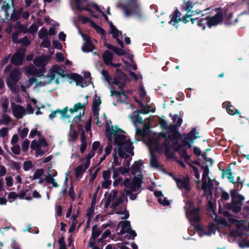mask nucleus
<instances>
[{
    "instance_id": "e2e57ef3",
    "label": "nucleus",
    "mask_w": 249,
    "mask_h": 249,
    "mask_svg": "<svg viewBox=\"0 0 249 249\" xmlns=\"http://www.w3.org/2000/svg\"><path fill=\"white\" fill-rule=\"evenodd\" d=\"M10 8V5L9 3H7L5 5H3L1 7V9L5 12V16L6 18L9 17V14L8 12V10Z\"/></svg>"
},
{
    "instance_id": "a211bd4d",
    "label": "nucleus",
    "mask_w": 249,
    "mask_h": 249,
    "mask_svg": "<svg viewBox=\"0 0 249 249\" xmlns=\"http://www.w3.org/2000/svg\"><path fill=\"white\" fill-rule=\"evenodd\" d=\"M102 59L106 65L109 66L113 59V53L108 50H106L102 54Z\"/></svg>"
},
{
    "instance_id": "864d4df0",
    "label": "nucleus",
    "mask_w": 249,
    "mask_h": 249,
    "mask_svg": "<svg viewBox=\"0 0 249 249\" xmlns=\"http://www.w3.org/2000/svg\"><path fill=\"white\" fill-rule=\"evenodd\" d=\"M33 164L31 160L25 161L23 163V169L24 171H28L32 168Z\"/></svg>"
},
{
    "instance_id": "ea45409f",
    "label": "nucleus",
    "mask_w": 249,
    "mask_h": 249,
    "mask_svg": "<svg viewBox=\"0 0 249 249\" xmlns=\"http://www.w3.org/2000/svg\"><path fill=\"white\" fill-rule=\"evenodd\" d=\"M190 166L192 168V169L191 170V172H192L194 173L196 179H197V180H196V182L197 183H200V181H199L200 175H199L198 169L194 166H193L191 165H190Z\"/></svg>"
},
{
    "instance_id": "f704fd0d",
    "label": "nucleus",
    "mask_w": 249,
    "mask_h": 249,
    "mask_svg": "<svg viewBox=\"0 0 249 249\" xmlns=\"http://www.w3.org/2000/svg\"><path fill=\"white\" fill-rule=\"evenodd\" d=\"M172 120L176 127H178L180 126L182 123V118L178 117L177 115H173Z\"/></svg>"
},
{
    "instance_id": "680f3d73",
    "label": "nucleus",
    "mask_w": 249,
    "mask_h": 249,
    "mask_svg": "<svg viewBox=\"0 0 249 249\" xmlns=\"http://www.w3.org/2000/svg\"><path fill=\"white\" fill-rule=\"evenodd\" d=\"M9 105V102L7 99H5L3 100L2 103V108L3 113H6L7 112L8 107Z\"/></svg>"
},
{
    "instance_id": "e433bc0d",
    "label": "nucleus",
    "mask_w": 249,
    "mask_h": 249,
    "mask_svg": "<svg viewBox=\"0 0 249 249\" xmlns=\"http://www.w3.org/2000/svg\"><path fill=\"white\" fill-rule=\"evenodd\" d=\"M44 173V170L43 169H37L35 172L33 178H32V180H33L40 178Z\"/></svg>"
},
{
    "instance_id": "f8f14e48",
    "label": "nucleus",
    "mask_w": 249,
    "mask_h": 249,
    "mask_svg": "<svg viewBox=\"0 0 249 249\" xmlns=\"http://www.w3.org/2000/svg\"><path fill=\"white\" fill-rule=\"evenodd\" d=\"M25 51L22 49L15 53L11 58V62L15 65H21L24 59Z\"/></svg>"
},
{
    "instance_id": "473e14b6",
    "label": "nucleus",
    "mask_w": 249,
    "mask_h": 249,
    "mask_svg": "<svg viewBox=\"0 0 249 249\" xmlns=\"http://www.w3.org/2000/svg\"><path fill=\"white\" fill-rule=\"evenodd\" d=\"M91 26L96 30V31L102 36H105V30L99 25L95 24L94 21H92Z\"/></svg>"
},
{
    "instance_id": "a18cd8bd",
    "label": "nucleus",
    "mask_w": 249,
    "mask_h": 249,
    "mask_svg": "<svg viewBox=\"0 0 249 249\" xmlns=\"http://www.w3.org/2000/svg\"><path fill=\"white\" fill-rule=\"evenodd\" d=\"M84 77H85V78H90L88 82L84 83V85H81L82 87H86V86L92 83V82L91 81V77H90V72H89L88 71H85L84 73Z\"/></svg>"
},
{
    "instance_id": "dca6fc26",
    "label": "nucleus",
    "mask_w": 249,
    "mask_h": 249,
    "mask_svg": "<svg viewBox=\"0 0 249 249\" xmlns=\"http://www.w3.org/2000/svg\"><path fill=\"white\" fill-rule=\"evenodd\" d=\"M121 225V230L119 233H118L119 235H123L126 232L127 230H129L131 228L130 222L129 221L125 220V221H121L119 222L118 225L117 226V229L119 228L120 225Z\"/></svg>"
},
{
    "instance_id": "9b49d317",
    "label": "nucleus",
    "mask_w": 249,
    "mask_h": 249,
    "mask_svg": "<svg viewBox=\"0 0 249 249\" xmlns=\"http://www.w3.org/2000/svg\"><path fill=\"white\" fill-rule=\"evenodd\" d=\"M173 179L176 182L178 187L180 190H184L185 192L188 193L190 189L189 178H177L173 177Z\"/></svg>"
},
{
    "instance_id": "f257e3e1",
    "label": "nucleus",
    "mask_w": 249,
    "mask_h": 249,
    "mask_svg": "<svg viewBox=\"0 0 249 249\" xmlns=\"http://www.w3.org/2000/svg\"><path fill=\"white\" fill-rule=\"evenodd\" d=\"M186 210V216L189 220L195 231H196L200 236L203 235L210 236L214 234L216 231V227L213 224H210L205 229H203L201 225L198 223L200 220V215L198 208H195L193 203L188 201L184 207ZM191 230V229H190Z\"/></svg>"
},
{
    "instance_id": "3c124183",
    "label": "nucleus",
    "mask_w": 249,
    "mask_h": 249,
    "mask_svg": "<svg viewBox=\"0 0 249 249\" xmlns=\"http://www.w3.org/2000/svg\"><path fill=\"white\" fill-rule=\"evenodd\" d=\"M51 45V41L48 39V37L43 38V40L41 43V46L44 48H48Z\"/></svg>"
},
{
    "instance_id": "a19ab883",
    "label": "nucleus",
    "mask_w": 249,
    "mask_h": 249,
    "mask_svg": "<svg viewBox=\"0 0 249 249\" xmlns=\"http://www.w3.org/2000/svg\"><path fill=\"white\" fill-rule=\"evenodd\" d=\"M44 59L43 57L38 56L35 58L34 60V63L36 66H44Z\"/></svg>"
},
{
    "instance_id": "c03bdc74",
    "label": "nucleus",
    "mask_w": 249,
    "mask_h": 249,
    "mask_svg": "<svg viewBox=\"0 0 249 249\" xmlns=\"http://www.w3.org/2000/svg\"><path fill=\"white\" fill-rule=\"evenodd\" d=\"M125 198L126 199V201H127L126 196L123 193H121V196L119 198L116 197L115 199H114L115 200L114 202L118 206L123 202Z\"/></svg>"
},
{
    "instance_id": "338daca9",
    "label": "nucleus",
    "mask_w": 249,
    "mask_h": 249,
    "mask_svg": "<svg viewBox=\"0 0 249 249\" xmlns=\"http://www.w3.org/2000/svg\"><path fill=\"white\" fill-rule=\"evenodd\" d=\"M134 118H135V119L134 120V123L141 124H143V121L142 117H141L139 115L138 113L134 115Z\"/></svg>"
},
{
    "instance_id": "052dcab7",
    "label": "nucleus",
    "mask_w": 249,
    "mask_h": 249,
    "mask_svg": "<svg viewBox=\"0 0 249 249\" xmlns=\"http://www.w3.org/2000/svg\"><path fill=\"white\" fill-rule=\"evenodd\" d=\"M11 163L12 168L16 169L18 173H20V166L19 163L12 160Z\"/></svg>"
},
{
    "instance_id": "8fccbe9b",
    "label": "nucleus",
    "mask_w": 249,
    "mask_h": 249,
    "mask_svg": "<svg viewBox=\"0 0 249 249\" xmlns=\"http://www.w3.org/2000/svg\"><path fill=\"white\" fill-rule=\"evenodd\" d=\"M113 162L112 163V165L115 166H121V162L118 161V156L117 155V151L116 149H115V153L113 154Z\"/></svg>"
},
{
    "instance_id": "4be33fe9",
    "label": "nucleus",
    "mask_w": 249,
    "mask_h": 249,
    "mask_svg": "<svg viewBox=\"0 0 249 249\" xmlns=\"http://www.w3.org/2000/svg\"><path fill=\"white\" fill-rule=\"evenodd\" d=\"M69 79H72L75 82L77 85H82V83L84 81L83 77L80 74L76 73H71V74H69Z\"/></svg>"
},
{
    "instance_id": "de8ad7c7",
    "label": "nucleus",
    "mask_w": 249,
    "mask_h": 249,
    "mask_svg": "<svg viewBox=\"0 0 249 249\" xmlns=\"http://www.w3.org/2000/svg\"><path fill=\"white\" fill-rule=\"evenodd\" d=\"M68 195L71 197L72 201L75 200L76 196L72 184H71V187L69 188Z\"/></svg>"
},
{
    "instance_id": "ddd939ff",
    "label": "nucleus",
    "mask_w": 249,
    "mask_h": 249,
    "mask_svg": "<svg viewBox=\"0 0 249 249\" xmlns=\"http://www.w3.org/2000/svg\"><path fill=\"white\" fill-rule=\"evenodd\" d=\"M11 108L14 116L18 119H21L24 115H25L24 108L20 105H16L14 102L11 103Z\"/></svg>"
},
{
    "instance_id": "6ab92c4d",
    "label": "nucleus",
    "mask_w": 249,
    "mask_h": 249,
    "mask_svg": "<svg viewBox=\"0 0 249 249\" xmlns=\"http://www.w3.org/2000/svg\"><path fill=\"white\" fill-rule=\"evenodd\" d=\"M102 103V100L100 97H98V99L94 98L93 100L92 105V114L94 117L97 114V112H99V106Z\"/></svg>"
},
{
    "instance_id": "aec40b11",
    "label": "nucleus",
    "mask_w": 249,
    "mask_h": 249,
    "mask_svg": "<svg viewBox=\"0 0 249 249\" xmlns=\"http://www.w3.org/2000/svg\"><path fill=\"white\" fill-rule=\"evenodd\" d=\"M142 177H135L132 181L131 185L129 188L132 191H135L137 188L140 187L142 183Z\"/></svg>"
},
{
    "instance_id": "9d476101",
    "label": "nucleus",
    "mask_w": 249,
    "mask_h": 249,
    "mask_svg": "<svg viewBox=\"0 0 249 249\" xmlns=\"http://www.w3.org/2000/svg\"><path fill=\"white\" fill-rule=\"evenodd\" d=\"M198 133L196 132V128H193L191 131L182 136V142L185 146L191 147V144L194 143L195 140L198 137L196 135Z\"/></svg>"
},
{
    "instance_id": "c9c22d12",
    "label": "nucleus",
    "mask_w": 249,
    "mask_h": 249,
    "mask_svg": "<svg viewBox=\"0 0 249 249\" xmlns=\"http://www.w3.org/2000/svg\"><path fill=\"white\" fill-rule=\"evenodd\" d=\"M101 73L104 76L105 80L108 83V84H111L112 78L109 75L108 71L107 70H103L101 71Z\"/></svg>"
},
{
    "instance_id": "72a5a7b5",
    "label": "nucleus",
    "mask_w": 249,
    "mask_h": 249,
    "mask_svg": "<svg viewBox=\"0 0 249 249\" xmlns=\"http://www.w3.org/2000/svg\"><path fill=\"white\" fill-rule=\"evenodd\" d=\"M14 43L20 44L22 43L25 46H28L31 44V41L29 40L27 36H24L22 39H18L16 42H13Z\"/></svg>"
},
{
    "instance_id": "13d9d810",
    "label": "nucleus",
    "mask_w": 249,
    "mask_h": 249,
    "mask_svg": "<svg viewBox=\"0 0 249 249\" xmlns=\"http://www.w3.org/2000/svg\"><path fill=\"white\" fill-rule=\"evenodd\" d=\"M94 213V208L92 207H90L86 214V216L88 217V218L92 219Z\"/></svg>"
},
{
    "instance_id": "cd10ccee",
    "label": "nucleus",
    "mask_w": 249,
    "mask_h": 249,
    "mask_svg": "<svg viewBox=\"0 0 249 249\" xmlns=\"http://www.w3.org/2000/svg\"><path fill=\"white\" fill-rule=\"evenodd\" d=\"M53 70L55 71V74H58L61 77H69V73H65L64 70L59 66H55L53 68Z\"/></svg>"
},
{
    "instance_id": "423d86ee",
    "label": "nucleus",
    "mask_w": 249,
    "mask_h": 249,
    "mask_svg": "<svg viewBox=\"0 0 249 249\" xmlns=\"http://www.w3.org/2000/svg\"><path fill=\"white\" fill-rule=\"evenodd\" d=\"M21 73L18 68L13 69L9 73V77L6 80V84L12 92L17 89V83L21 78Z\"/></svg>"
},
{
    "instance_id": "b1692460",
    "label": "nucleus",
    "mask_w": 249,
    "mask_h": 249,
    "mask_svg": "<svg viewBox=\"0 0 249 249\" xmlns=\"http://www.w3.org/2000/svg\"><path fill=\"white\" fill-rule=\"evenodd\" d=\"M157 197H158L159 202L163 206H168L170 205V201L166 199L160 191H157Z\"/></svg>"
},
{
    "instance_id": "f3484780",
    "label": "nucleus",
    "mask_w": 249,
    "mask_h": 249,
    "mask_svg": "<svg viewBox=\"0 0 249 249\" xmlns=\"http://www.w3.org/2000/svg\"><path fill=\"white\" fill-rule=\"evenodd\" d=\"M104 45L109 50H112L118 56H122L124 55L126 53L125 50L122 49L123 48H119L118 47L113 46L112 44L107 42L104 43Z\"/></svg>"
},
{
    "instance_id": "6e6552de",
    "label": "nucleus",
    "mask_w": 249,
    "mask_h": 249,
    "mask_svg": "<svg viewBox=\"0 0 249 249\" xmlns=\"http://www.w3.org/2000/svg\"><path fill=\"white\" fill-rule=\"evenodd\" d=\"M123 10L126 16L140 14L139 6L137 0H129L126 5L123 6Z\"/></svg>"
},
{
    "instance_id": "393cba45",
    "label": "nucleus",
    "mask_w": 249,
    "mask_h": 249,
    "mask_svg": "<svg viewBox=\"0 0 249 249\" xmlns=\"http://www.w3.org/2000/svg\"><path fill=\"white\" fill-rule=\"evenodd\" d=\"M242 204L231 203L227 204L226 207L229 210H232L234 213H238L241 210Z\"/></svg>"
},
{
    "instance_id": "bb28decb",
    "label": "nucleus",
    "mask_w": 249,
    "mask_h": 249,
    "mask_svg": "<svg viewBox=\"0 0 249 249\" xmlns=\"http://www.w3.org/2000/svg\"><path fill=\"white\" fill-rule=\"evenodd\" d=\"M110 92L111 96L115 95L116 96L118 101L123 102V101L121 99L122 95H123L125 99L128 98L127 95L125 94L124 91L122 89H121V91L120 92L118 91L112 90Z\"/></svg>"
},
{
    "instance_id": "4d7b16f0",
    "label": "nucleus",
    "mask_w": 249,
    "mask_h": 249,
    "mask_svg": "<svg viewBox=\"0 0 249 249\" xmlns=\"http://www.w3.org/2000/svg\"><path fill=\"white\" fill-rule=\"evenodd\" d=\"M141 110H137L134 112L141 113L143 114L148 113L149 112V107L148 108L145 105H143V106L141 107Z\"/></svg>"
},
{
    "instance_id": "4468645a",
    "label": "nucleus",
    "mask_w": 249,
    "mask_h": 249,
    "mask_svg": "<svg viewBox=\"0 0 249 249\" xmlns=\"http://www.w3.org/2000/svg\"><path fill=\"white\" fill-rule=\"evenodd\" d=\"M143 164L142 160L135 161L134 165L132 167L131 174L135 177H142L141 166Z\"/></svg>"
},
{
    "instance_id": "603ef678",
    "label": "nucleus",
    "mask_w": 249,
    "mask_h": 249,
    "mask_svg": "<svg viewBox=\"0 0 249 249\" xmlns=\"http://www.w3.org/2000/svg\"><path fill=\"white\" fill-rule=\"evenodd\" d=\"M2 123L4 125H7L11 121V118L9 115L4 113L2 116Z\"/></svg>"
},
{
    "instance_id": "6e6d98bb",
    "label": "nucleus",
    "mask_w": 249,
    "mask_h": 249,
    "mask_svg": "<svg viewBox=\"0 0 249 249\" xmlns=\"http://www.w3.org/2000/svg\"><path fill=\"white\" fill-rule=\"evenodd\" d=\"M49 77V79L47 80V84H50L53 80L55 77V73L53 70L50 71L49 74L46 76Z\"/></svg>"
},
{
    "instance_id": "39448f33",
    "label": "nucleus",
    "mask_w": 249,
    "mask_h": 249,
    "mask_svg": "<svg viewBox=\"0 0 249 249\" xmlns=\"http://www.w3.org/2000/svg\"><path fill=\"white\" fill-rule=\"evenodd\" d=\"M223 19V15L222 13H217L213 16H208L205 18H202L197 20V24L201 27L202 29L205 28V25L207 24L209 28L215 26L222 22Z\"/></svg>"
},
{
    "instance_id": "4c0bfd02",
    "label": "nucleus",
    "mask_w": 249,
    "mask_h": 249,
    "mask_svg": "<svg viewBox=\"0 0 249 249\" xmlns=\"http://www.w3.org/2000/svg\"><path fill=\"white\" fill-rule=\"evenodd\" d=\"M86 169L84 168L83 165H79L75 169V176L77 178L81 176L85 171Z\"/></svg>"
},
{
    "instance_id": "2eb2a0df",
    "label": "nucleus",
    "mask_w": 249,
    "mask_h": 249,
    "mask_svg": "<svg viewBox=\"0 0 249 249\" xmlns=\"http://www.w3.org/2000/svg\"><path fill=\"white\" fill-rule=\"evenodd\" d=\"M181 13L178 10L175 11L170 16L171 19L169 21V23L173 26L176 25L179 21L181 20Z\"/></svg>"
},
{
    "instance_id": "58836bf2",
    "label": "nucleus",
    "mask_w": 249,
    "mask_h": 249,
    "mask_svg": "<svg viewBox=\"0 0 249 249\" xmlns=\"http://www.w3.org/2000/svg\"><path fill=\"white\" fill-rule=\"evenodd\" d=\"M48 31L45 27H42L39 31L38 36L40 39L46 38L47 37Z\"/></svg>"
},
{
    "instance_id": "69168bd1",
    "label": "nucleus",
    "mask_w": 249,
    "mask_h": 249,
    "mask_svg": "<svg viewBox=\"0 0 249 249\" xmlns=\"http://www.w3.org/2000/svg\"><path fill=\"white\" fill-rule=\"evenodd\" d=\"M111 142H108L107 143L105 147V155H109L111 152L112 149V146L111 145Z\"/></svg>"
},
{
    "instance_id": "f03ea898",
    "label": "nucleus",
    "mask_w": 249,
    "mask_h": 249,
    "mask_svg": "<svg viewBox=\"0 0 249 249\" xmlns=\"http://www.w3.org/2000/svg\"><path fill=\"white\" fill-rule=\"evenodd\" d=\"M150 128V123H145L142 129L137 127L136 135L148 147L151 155L150 165L156 168V132H152Z\"/></svg>"
},
{
    "instance_id": "20e7f679",
    "label": "nucleus",
    "mask_w": 249,
    "mask_h": 249,
    "mask_svg": "<svg viewBox=\"0 0 249 249\" xmlns=\"http://www.w3.org/2000/svg\"><path fill=\"white\" fill-rule=\"evenodd\" d=\"M106 136L108 141L111 142L113 140L112 136H114L113 143L118 145V147H124L126 152L134 155V147L132 143L129 139H127L126 137L123 134H119L116 133V131L114 129L113 126L109 129V127L106 129Z\"/></svg>"
},
{
    "instance_id": "7c9ffc66",
    "label": "nucleus",
    "mask_w": 249,
    "mask_h": 249,
    "mask_svg": "<svg viewBox=\"0 0 249 249\" xmlns=\"http://www.w3.org/2000/svg\"><path fill=\"white\" fill-rule=\"evenodd\" d=\"M116 151L118 153L119 156L122 159L124 158L125 160L129 158V156L125 153L124 148V147H118Z\"/></svg>"
},
{
    "instance_id": "79ce46f5",
    "label": "nucleus",
    "mask_w": 249,
    "mask_h": 249,
    "mask_svg": "<svg viewBox=\"0 0 249 249\" xmlns=\"http://www.w3.org/2000/svg\"><path fill=\"white\" fill-rule=\"evenodd\" d=\"M94 49L95 47L92 42H90L89 45V44H86V45H84L82 48V51L84 52H92V50Z\"/></svg>"
},
{
    "instance_id": "2f4dec72",
    "label": "nucleus",
    "mask_w": 249,
    "mask_h": 249,
    "mask_svg": "<svg viewBox=\"0 0 249 249\" xmlns=\"http://www.w3.org/2000/svg\"><path fill=\"white\" fill-rule=\"evenodd\" d=\"M45 180L47 183L52 184L53 186L54 187H58L59 186L58 183L55 181L53 176H52L51 174H49V175L46 176Z\"/></svg>"
},
{
    "instance_id": "774afa93",
    "label": "nucleus",
    "mask_w": 249,
    "mask_h": 249,
    "mask_svg": "<svg viewBox=\"0 0 249 249\" xmlns=\"http://www.w3.org/2000/svg\"><path fill=\"white\" fill-rule=\"evenodd\" d=\"M8 198L10 200V202H12L13 200L17 198V194L14 192L9 193L8 195Z\"/></svg>"
},
{
    "instance_id": "49530a36",
    "label": "nucleus",
    "mask_w": 249,
    "mask_h": 249,
    "mask_svg": "<svg viewBox=\"0 0 249 249\" xmlns=\"http://www.w3.org/2000/svg\"><path fill=\"white\" fill-rule=\"evenodd\" d=\"M58 243L59 246V249H67L66 248V244L65 241V238L64 236H61L58 240Z\"/></svg>"
},
{
    "instance_id": "bf43d9fd",
    "label": "nucleus",
    "mask_w": 249,
    "mask_h": 249,
    "mask_svg": "<svg viewBox=\"0 0 249 249\" xmlns=\"http://www.w3.org/2000/svg\"><path fill=\"white\" fill-rule=\"evenodd\" d=\"M192 8H193V7H192V3L190 1H188L186 3V8H185L186 10L187 11V13L186 15V18H188L192 16V14H189V13L190 12V10L192 9Z\"/></svg>"
},
{
    "instance_id": "7ed1b4c3",
    "label": "nucleus",
    "mask_w": 249,
    "mask_h": 249,
    "mask_svg": "<svg viewBox=\"0 0 249 249\" xmlns=\"http://www.w3.org/2000/svg\"><path fill=\"white\" fill-rule=\"evenodd\" d=\"M179 137V134L175 132L161 133L158 136V138L163 139V147L167 153L171 146L175 151H178L180 156L184 158L185 161L189 160L190 157L187 155L186 150L181 143L176 142Z\"/></svg>"
},
{
    "instance_id": "1a4fd4ad",
    "label": "nucleus",
    "mask_w": 249,
    "mask_h": 249,
    "mask_svg": "<svg viewBox=\"0 0 249 249\" xmlns=\"http://www.w3.org/2000/svg\"><path fill=\"white\" fill-rule=\"evenodd\" d=\"M14 28L16 31L14 32L12 35V40L13 42L18 41V35L21 33L26 34L28 33V29L25 25L22 24L20 21H18L14 25Z\"/></svg>"
},
{
    "instance_id": "37998d69",
    "label": "nucleus",
    "mask_w": 249,
    "mask_h": 249,
    "mask_svg": "<svg viewBox=\"0 0 249 249\" xmlns=\"http://www.w3.org/2000/svg\"><path fill=\"white\" fill-rule=\"evenodd\" d=\"M223 176L227 177L229 181L232 183H234V177L232 175V173L231 172V170L230 169L227 170L225 171V172L223 173Z\"/></svg>"
},
{
    "instance_id": "a878e982",
    "label": "nucleus",
    "mask_w": 249,
    "mask_h": 249,
    "mask_svg": "<svg viewBox=\"0 0 249 249\" xmlns=\"http://www.w3.org/2000/svg\"><path fill=\"white\" fill-rule=\"evenodd\" d=\"M223 105L224 107H226L227 111L229 114L233 115L234 114H239L240 113L238 109H235L233 107H232L231 105H230V103H224Z\"/></svg>"
},
{
    "instance_id": "5701e85b",
    "label": "nucleus",
    "mask_w": 249,
    "mask_h": 249,
    "mask_svg": "<svg viewBox=\"0 0 249 249\" xmlns=\"http://www.w3.org/2000/svg\"><path fill=\"white\" fill-rule=\"evenodd\" d=\"M231 197L232 199V202L233 203L242 204V201L245 199L244 197L238 194L236 192H232L231 193Z\"/></svg>"
},
{
    "instance_id": "c756f323",
    "label": "nucleus",
    "mask_w": 249,
    "mask_h": 249,
    "mask_svg": "<svg viewBox=\"0 0 249 249\" xmlns=\"http://www.w3.org/2000/svg\"><path fill=\"white\" fill-rule=\"evenodd\" d=\"M102 231L98 228L97 225H94L92 228L91 238L93 240L97 238L101 233Z\"/></svg>"
},
{
    "instance_id": "c85d7f7f",
    "label": "nucleus",
    "mask_w": 249,
    "mask_h": 249,
    "mask_svg": "<svg viewBox=\"0 0 249 249\" xmlns=\"http://www.w3.org/2000/svg\"><path fill=\"white\" fill-rule=\"evenodd\" d=\"M22 13V8H20L19 10L16 11L15 9L13 10V13L11 14L10 18L12 21H17L18 20Z\"/></svg>"
},
{
    "instance_id": "5fc2aeb1",
    "label": "nucleus",
    "mask_w": 249,
    "mask_h": 249,
    "mask_svg": "<svg viewBox=\"0 0 249 249\" xmlns=\"http://www.w3.org/2000/svg\"><path fill=\"white\" fill-rule=\"evenodd\" d=\"M29 144L30 141L28 139H26L24 141L21 145L22 151L23 152H26L27 151L29 148Z\"/></svg>"
},
{
    "instance_id": "0e129e2a",
    "label": "nucleus",
    "mask_w": 249,
    "mask_h": 249,
    "mask_svg": "<svg viewBox=\"0 0 249 249\" xmlns=\"http://www.w3.org/2000/svg\"><path fill=\"white\" fill-rule=\"evenodd\" d=\"M215 221H216V222L218 224L221 225L223 226H227L228 225L227 221H226V220L225 218H215Z\"/></svg>"
},
{
    "instance_id": "412c9836",
    "label": "nucleus",
    "mask_w": 249,
    "mask_h": 249,
    "mask_svg": "<svg viewBox=\"0 0 249 249\" xmlns=\"http://www.w3.org/2000/svg\"><path fill=\"white\" fill-rule=\"evenodd\" d=\"M88 97H89V96L88 95L86 96L85 102L84 103H81L80 102H78V103L75 104L73 106V107L76 112H77L79 110H81V109L83 110V113H82V115H84L86 106L88 104Z\"/></svg>"
},
{
    "instance_id": "0eeeda50",
    "label": "nucleus",
    "mask_w": 249,
    "mask_h": 249,
    "mask_svg": "<svg viewBox=\"0 0 249 249\" xmlns=\"http://www.w3.org/2000/svg\"><path fill=\"white\" fill-rule=\"evenodd\" d=\"M203 170L201 188L206 193H210L213 187V180L209 177V169L207 166H202Z\"/></svg>"
},
{
    "instance_id": "09e8293b",
    "label": "nucleus",
    "mask_w": 249,
    "mask_h": 249,
    "mask_svg": "<svg viewBox=\"0 0 249 249\" xmlns=\"http://www.w3.org/2000/svg\"><path fill=\"white\" fill-rule=\"evenodd\" d=\"M38 27L35 24H32L28 29V32L31 34H35L38 30Z\"/></svg>"
}]
</instances>
